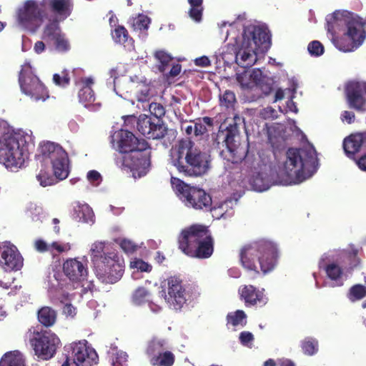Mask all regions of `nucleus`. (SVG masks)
Here are the masks:
<instances>
[{
    "mask_svg": "<svg viewBox=\"0 0 366 366\" xmlns=\"http://www.w3.org/2000/svg\"><path fill=\"white\" fill-rule=\"evenodd\" d=\"M345 96L348 106L358 112L365 110L366 99L364 89L358 82H351L345 87Z\"/></svg>",
    "mask_w": 366,
    "mask_h": 366,
    "instance_id": "22",
    "label": "nucleus"
},
{
    "mask_svg": "<svg viewBox=\"0 0 366 366\" xmlns=\"http://www.w3.org/2000/svg\"><path fill=\"white\" fill-rule=\"evenodd\" d=\"M214 124L213 119L209 117H204L197 119L194 126V134L196 137L202 136L207 133V129L205 125L212 127Z\"/></svg>",
    "mask_w": 366,
    "mask_h": 366,
    "instance_id": "36",
    "label": "nucleus"
},
{
    "mask_svg": "<svg viewBox=\"0 0 366 366\" xmlns=\"http://www.w3.org/2000/svg\"><path fill=\"white\" fill-rule=\"evenodd\" d=\"M19 81L22 92L35 101H45L49 97V92L39 79L29 68L21 70Z\"/></svg>",
    "mask_w": 366,
    "mask_h": 366,
    "instance_id": "15",
    "label": "nucleus"
},
{
    "mask_svg": "<svg viewBox=\"0 0 366 366\" xmlns=\"http://www.w3.org/2000/svg\"><path fill=\"white\" fill-rule=\"evenodd\" d=\"M270 45V36L266 29L249 25L244 29L240 44L234 49L235 62L241 67H250L257 60V51L266 52Z\"/></svg>",
    "mask_w": 366,
    "mask_h": 366,
    "instance_id": "2",
    "label": "nucleus"
},
{
    "mask_svg": "<svg viewBox=\"0 0 366 366\" xmlns=\"http://www.w3.org/2000/svg\"><path fill=\"white\" fill-rule=\"evenodd\" d=\"M56 49L59 51H66L69 49L70 46L67 39L63 34H61L54 41Z\"/></svg>",
    "mask_w": 366,
    "mask_h": 366,
    "instance_id": "46",
    "label": "nucleus"
},
{
    "mask_svg": "<svg viewBox=\"0 0 366 366\" xmlns=\"http://www.w3.org/2000/svg\"><path fill=\"white\" fill-rule=\"evenodd\" d=\"M79 212L82 213V216L80 218H82L84 222H89V221H92L93 212L87 205L79 207Z\"/></svg>",
    "mask_w": 366,
    "mask_h": 366,
    "instance_id": "54",
    "label": "nucleus"
},
{
    "mask_svg": "<svg viewBox=\"0 0 366 366\" xmlns=\"http://www.w3.org/2000/svg\"><path fill=\"white\" fill-rule=\"evenodd\" d=\"M59 342L60 340L55 334L47 332H37L31 340L35 355L44 360H48L54 357Z\"/></svg>",
    "mask_w": 366,
    "mask_h": 366,
    "instance_id": "17",
    "label": "nucleus"
},
{
    "mask_svg": "<svg viewBox=\"0 0 366 366\" xmlns=\"http://www.w3.org/2000/svg\"><path fill=\"white\" fill-rule=\"evenodd\" d=\"M94 269L98 279L105 284L117 282L121 279L124 272V266L119 262L114 253H109V258L104 262L97 261Z\"/></svg>",
    "mask_w": 366,
    "mask_h": 366,
    "instance_id": "16",
    "label": "nucleus"
},
{
    "mask_svg": "<svg viewBox=\"0 0 366 366\" xmlns=\"http://www.w3.org/2000/svg\"><path fill=\"white\" fill-rule=\"evenodd\" d=\"M25 137L19 134H9L0 147V162L6 168L19 169L27 158Z\"/></svg>",
    "mask_w": 366,
    "mask_h": 366,
    "instance_id": "7",
    "label": "nucleus"
},
{
    "mask_svg": "<svg viewBox=\"0 0 366 366\" xmlns=\"http://www.w3.org/2000/svg\"><path fill=\"white\" fill-rule=\"evenodd\" d=\"M149 110L151 114L156 117L155 120H161V118L165 114V109L160 103L152 102L149 104Z\"/></svg>",
    "mask_w": 366,
    "mask_h": 366,
    "instance_id": "43",
    "label": "nucleus"
},
{
    "mask_svg": "<svg viewBox=\"0 0 366 366\" xmlns=\"http://www.w3.org/2000/svg\"><path fill=\"white\" fill-rule=\"evenodd\" d=\"M164 299L170 307L175 310H180L186 304L188 294L182 280L177 276L168 277Z\"/></svg>",
    "mask_w": 366,
    "mask_h": 366,
    "instance_id": "18",
    "label": "nucleus"
},
{
    "mask_svg": "<svg viewBox=\"0 0 366 366\" xmlns=\"http://www.w3.org/2000/svg\"><path fill=\"white\" fill-rule=\"evenodd\" d=\"M34 49L36 54H41L45 49V44L41 41H38L35 43Z\"/></svg>",
    "mask_w": 366,
    "mask_h": 366,
    "instance_id": "62",
    "label": "nucleus"
},
{
    "mask_svg": "<svg viewBox=\"0 0 366 366\" xmlns=\"http://www.w3.org/2000/svg\"><path fill=\"white\" fill-rule=\"evenodd\" d=\"M137 128L143 136L152 139H162L167 132V128L162 120H153L145 114L139 117Z\"/></svg>",
    "mask_w": 366,
    "mask_h": 366,
    "instance_id": "20",
    "label": "nucleus"
},
{
    "mask_svg": "<svg viewBox=\"0 0 366 366\" xmlns=\"http://www.w3.org/2000/svg\"><path fill=\"white\" fill-rule=\"evenodd\" d=\"M285 97L284 91L282 89H278L275 92L274 102L282 100Z\"/></svg>",
    "mask_w": 366,
    "mask_h": 366,
    "instance_id": "64",
    "label": "nucleus"
},
{
    "mask_svg": "<svg viewBox=\"0 0 366 366\" xmlns=\"http://www.w3.org/2000/svg\"><path fill=\"white\" fill-rule=\"evenodd\" d=\"M366 296V287L362 285H355L350 289L349 298L351 301L361 300Z\"/></svg>",
    "mask_w": 366,
    "mask_h": 366,
    "instance_id": "40",
    "label": "nucleus"
},
{
    "mask_svg": "<svg viewBox=\"0 0 366 366\" xmlns=\"http://www.w3.org/2000/svg\"><path fill=\"white\" fill-rule=\"evenodd\" d=\"M150 24V19L147 16L141 15L134 23L135 29L139 30H147Z\"/></svg>",
    "mask_w": 366,
    "mask_h": 366,
    "instance_id": "49",
    "label": "nucleus"
},
{
    "mask_svg": "<svg viewBox=\"0 0 366 366\" xmlns=\"http://www.w3.org/2000/svg\"><path fill=\"white\" fill-rule=\"evenodd\" d=\"M131 264L133 267L137 268L141 272H150L152 269V265L143 261L142 259H137L134 262H132Z\"/></svg>",
    "mask_w": 366,
    "mask_h": 366,
    "instance_id": "52",
    "label": "nucleus"
},
{
    "mask_svg": "<svg viewBox=\"0 0 366 366\" xmlns=\"http://www.w3.org/2000/svg\"><path fill=\"white\" fill-rule=\"evenodd\" d=\"M179 249L187 256L209 258L214 252V239L207 227L193 224L183 229L178 237Z\"/></svg>",
    "mask_w": 366,
    "mask_h": 366,
    "instance_id": "3",
    "label": "nucleus"
},
{
    "mask_svg": "<svg viewBox=\"0 0 366 366\" xmlns=\"http://www.w3.org/2000/svg\"><path fill=\"white\" fill-rule=\"evenodd\" d=\"M154 57L159 62V71L161 73L164 74L167 79H169L170 78H174L180 74L182 71V66L179 63L172 64V68L169 70V71L166 72L167 67L170 65V63L173 60L172 56L168 53L164 51H157L154 54Z\"/></svg>",
    "mask_w": 366,
    "mask_h": 366,
    "instance_id": "24",
    "label": "nucleus"
},
{
    "mask_svg": "<svg viewBox=\"0 0 366 366\" xmlns=\"http://www.w3.org/2000/svg\"><path fill=\"white\" fill-rule=\"evenodd\" d=\"M93 80L91 78H85L81 79V87L80 88L78 97L79 102L83 104L84 107H88L95 101V95L92 84Z\"/></svg>",
    "mask_w": 366,
    "mask_h": 366,
    "instance_id": "27",
    "label": "nucleus"
},
{
    "mask_svg": "<svg viewBox=\"0 0 366 366\" xmlns=\"http://www.w3.org/2000/svg\"><path fill=\"white\" fill-rule=\"evenodd\" d=\"M340 118L342 122H346L347 124H352L355 122V115L352 112L344 111L341 114Z\"/></svg>",
    "mask_w": 366,
    "mask_h": 366,
    "instance_id": "56",
    "label": "nucleus"
},
{
    "mask_svg": "<svg viewBox=\"0 0 366 366\" xmlns=\"http://www.w3.org/2000/svg\"><path fill=\"white\" fill-rule=\"evenodd\" d=\"M112 37L114 41L126 46L134 47V40L129 37V32L124 26L119 25L112 31Z\"/></svg>",
    "mask_w": 366,
    "mask_h": 366,
    "instance_id": "30",
    "label": "nucleus"
},
{
    "mask_svg": "<svg viewBox=\"0 0 366 366\" xmlns=\"http://www.w3.org/2000/svg\"><path fill=\"white\" fill-rule=\"evenodd\" d=\"M242 265L247 269L259 274L255 264L258 259L260 269L264 274L272 271L276 266L278 257L277 248L274 244L260 240L244 245L239 254Z\"/></svg>",
    "mask_w": 366,
    "mask_h": 366,
    "instance_id": "4",
    "label": "nucleus"
},
{
    "mask_svg": "<svg viewBox=\"0 0 366 366\" xmlns=\"http://www.w3.org/2000/svg\"><path fill=\"white\" fill-rule=\"evenodd\" d=\"M0 366H25V360L18 350L7 352L0 359Z\"/></svg>",
    "mask_w": 366,
    "mask_h": 366,
    "instance_id": "29",
    "label": "nucleus"
},
{
    "mask_svg": "<svg viewBox=\"0 0 366 366\" xmlns=\"http://www.w3.org/2000/svg\"><path fill=\"white\" fill-rule=\"evenodd\" d=\"M76 309L71 304H66L63 308V312L64 315L69 317H74L76 313Z\"/></svg>",
    "mask_w": 366,
    "mask_h": 366,
    "instance_id": "58",
    "label": "nucleus"
},
{
    "mask_svg": "<svg viewBox=\"0 0 366 366\" xmlns=\"http://www.w3.org/2000/svg\"><path fill=\"white\" fill-rule=\"evenodd\" d=\"M51 247L56 249L59 253L69 251L71 249V247L69 243L65 244H60L56 242H54L51 244Z\"/></svg>",
    "mask_w": 366,
    "mask_h": 366,
    "instance_id": "57",
    "label": "nucleus"
},
{
    "mask_svg": "<svg viewBox=\"0 0 366 366\" xmlns=\"http://www.w3.org/2000/svg\"><path fill=\"white\" fill-rule=\"evenodd\" d=\"M241 300H244L247 307L255 305H264L266 303V298L263 290H259L255 287L244 285L239 290Z\"/></svg>",
    "mask_w": 366,
    "mask_h": 366,
    "instance_id": "25",
    "label": "nucleus"
},
{
    "mask_svg": "<svg viewBox=\"0 0 366 366\" xmlns=\"http://www.w3.org/2000/svg\"><path fill=\"white\" fill-rule=\"evenodd\" d=\"M357 164L361 170L366 171V154L362 156L357 161Z\"/></svg>",
    "mask_w": 366,
    "mask_h": 366,
    "instance_id": "63",
    "label": "nucleus"
},
{
    "mask_svg": "<svg viewBox=\"0 0 366 366\" xmlns=\"http://www.w3.org/2000/svg\"><path fill=\"white\" fill-rule=\"evenodd\" d=\"M71 348V352L67 356L66 360L74 362L79 366H92L94 363H97V352L88 346L86 341L73 343Z\"/></svg>",
    "mask_w": 366,
    "mask_h": 366,
    "instance_id": "19",
    "label": "nucleus"
},
{
    "mask_svg": "<svg viewBox=\"0 0 366 366\" xmlns=\"http://www.w3.org/2000/svg\"><path fill=\"white\" fill-rule=\"evenodd\" d=\"M267 77L264 76L262 71L259 69H254L249 74L250 82H244V77L239 76L237 77L238 82L243 88L249 89L252 87L251 84L258 86Z\"/></svg>",
    "mask_w": 366,
    "mask_h": 366,
    "instance_id": "32",
    "label": "nucleus"
},
{
    "mask_svg": "<svg viewBox=\"0 0 366 366\" xmlns=\"http://www.w3.org/2000/svg\"><path fill=\"white\" fill-rule=\"evenodd\" d=\"M150 166V146L142 152L138 151L137 154L124 155L121 160L122 169L129 170L134 179L145 176L149 171Z\"/></svg>",
    "mask_w": 366,
    "mask_h": 366,
    "instance_id": "14",
    "label": "nucleus"
},
{
    "mask_svg": "<svg viewBox=\"0 0 366 366\" xmlns=\"http://www.w3.org/2000/svg\"><path fill=\"white\" fill-rule=\"evenodd\" d=\"M300 347L305 355L312 356L319 350V342L315 337H306L301 341Z\"/></svg>",
    "mask_w": 366,
    "mask_h": 366,
    "instance_id": "33",
    "label": "nucleus"
},
{
    "mask_svg": "<svg viewBox=\"0 0 366 366\" xmlns=\"http://www.w3.org/2000/svg\"><path fill=\"white\" fill-rule=\"evenodd\" d=\"M247 315L243 310H237L234 312H230L227 315V324H231L232 326H237L239 325L244 326L247 324Z\"/></svg>",
    "mask_w": 366,
    "mask_h": 366,
    "instance_id": "37",
    "label": "nucleus"
},
{
    "mask_svg": "<svg viewBox=\"0 0 366 366\" xmlns=\"http://www.w3.org/2000/svg\"><path fill=\"white\" fill-rule=\"evenodd\" d=\"M362 145H365V132L351 134L343 142L344 151L350 158L353 157Z\"/></svg>",
    "mask_w": 366,
    "mask_h": 366,
    "instance_id": "26",
    "label": "nucleus"
},
{
    "mask_svg": "<svg viewBox=\"0 0 366 366\" xmlns=\"http://www.w3.org/2000/svg\"><path fill=\"white\" fill-rule=\"evenodd\" d=\"M151 293L144 287H139L137 288L132 294V302L136 305H142L146 302H149V307L152 308V305L157 307L150 302Z\"/></svg>",
    "mask_w": 366,
    "mask_h": 366,
    "instance_id": "31",
    "label": "nucleus"
},
{
    "mask_svg": "<svg viewBox=\"0 0 366 366\" xmlns=\"http://www.w3.org/2000/svg\"><path fill=\"white\" fill-rule=\"evenodd\" d=\"M194 64L199 66L206 67L211 64V61L207 56H202L201 57L197 58L194 60Z\"/></svg>",
    "mask_w": 366,
    "mask_h": 366,
    "instance_id": "59",
    "label": "nucleus"
},
{
    "mask_svg": "<svg viewBox=\"0 0 366 366\" xmlns=\"http://www.w3.org/2000/svg\"><path fill=\"white\" fill-rule=\"evenodd\" d=\"M175 357L170 351L164 350L160 355L153 359H150V363L153 366H172Z\"/></svg>",
    "mask_w": 366,
    "mask_h": 366,
    "instance_id": "34",
    "label": "nucleus"
},
{
    "mask_svg": "<svg viewBox=\"0 0 366 366\" xmlns=\"http://www.w3.org/2000/svg\"><path fill=\"white\" fill-rule=\"evenodd\" d=\"M0 264L5 270L17 271L21 269L24 259L17 247L9 242L0 247Z\"/></svg>",
    "mask_w": 366,
    "mask_h": 366,
    "instance_id": "21",
    "label": "nucleus"
},
{
    "mask_svg": "<svg viewBox=\"0 0 366 366\" xmlns=\"http://www.w3.org/2000/svg\"><path fill=\"white\" fill-rule=\"evenodd\" d=\"M120 247L126 253H133L137 248V245L129 239L122 240L120 242Z\"/></svg>",
    "mask_w": 366,
    "mask_h": 366,
    "instance_id": "50",
    "label": "nucleus"
},
{
    "mask_svg": "<svg viewBox=\"0 0 366 366\" xmlns=\"http://www.w3.org/2000/svg\"><path fill=\"white\" fill-rule=\"evenodd\" d=\"M48 8L54 18L44 27L42 39L47 41H54L61 33L59 22L64 21L72 13L73 0H49Z\"/></svg>",
    "mask_w": 366,
    "mask_h": 366,
    "instance_id": "10",
    "label": "nucleus"
},
{
    "mask_svg": "<svg viewBox=\"0 0 366 366\" xmlns=\"http://www.w3.org/2000/svg\"><path fill=\"white\" fill-rule=\"evenodd\" d=\"M239 128L237 123L230 124L226 129L225 136L219 154L222 159L232 164H238L244 160L247 154L249 144L241 142Z\"/></svg>",
    "mask_w": 366,
    "mask_h": 366,
    "instance_id": "9",
    "label": "nucleus"
},
{
    "mask_svg": "<svg viewBox=\"0 0 366 366\" xmlns=\"http://www.w3.org/2000/svg\"><path fill=\"white\" fill-rule=\"evenodd\" d=\"M171 183L176 194L185 206L194 209L211 210L212 197L204 190L191 187L177 177H172Z\"/></svg>",
    "mask_w": 366,
    "mask_h": 366,
    "instance_id": "8",
    "label": "nucleus"
},
{
    "mask_svg": "<svg viewBox=\"0 0 366 366\" xmlns=\"http://www.w3.org/2000/svg\"><path fill=\"white\" fill-rule=\"evenodd\" d=\"M41 153L44 159L50 160L54 174L59 180H63L68 177V154L59 144L47 142L41 146Z\"/></svg>",
    "mask_w": 366,
    "mask_h": 366,
    "instance_id": "11",
    "label": "nucleus"
},
{
    "mask_svg": "<svg viewBox=\"0 0 366 366\" xmlns=\"http://www.w3.org/2000/svg\"><path fill=\"white\" fill-rule=\"evenodd\" d=\"M348 257L350 261L351 267H356L360 264V259L358 257V249L352 248L349 252Z\"/></svg>",
    "mask_w": 366,
    "mask_h": 366,
    "instance_id": "53",
    "label": "nucleus"
},
{
    "mask_svg": "<svg viewBox=\"0 0 366 366\" xmlns=\"http://www.w3.org/2000/svg\"><path fill=\"white\" fill-rule=\"evenodd\" d=\"M203 10V7H190L189 10V15L191 19L197 22H199L202 18Z\"/></svg>",
    "mask_w": 366,
    "mask_h": 366,
    "instance_id": "51",
    "label": "nucleus"
},
{
    "mask_svg": "<svg viewBox=\"0 0 366 366\" xmlns=\"http://www.w3.org/2000/svg\"><path fill=\"white\" fill-rule=\"evenodd\" d=\"M35 248L40 252H44L49 250V246L46 242L42 239H37L35 242Z\"/></svg>",
    "mask_w": 366,
    "mask_h": 366,
    "instance_id": "60",
    "label": "nucleus"
},
{
    "mask_svg": "<svg viewBox=\"0 0 366 366\" xmlns=\"http://www.w3.org/2000/svg\"><path fill=\"white\" fill-rule=\"evenodd\" d=\"M286 155L284 169L288 177L302 182L310 176L316 160L313 148H289Z\"/></svg>",
    "mask_w": 366,
    "mask_h": 366,
    "instance_id": "6",
    "label": "nucleus"
},
{
    "mask_svg": "<svg viewBox=\"0 0 366 366\" xmlns=\"http://www.w3.org/2000/svg\"><path fill=\"white\" fill-rule=\"evenodd\" d=\"M164 341L157 339H153L151 340L146 350V353L149 356V360L153 357H157L164 350H165Z\"/></svg>",
    "mask_w": 366,
    "mask_h": 366,
    "instance_id": "35",
    "label": "nucleus"
},
{
    "mask_svg": "<svg viewBox=\"0 0 366 366\" xmlns=\"http://www.w3.org/2000/svg\"><path fill=\"white\" fill-rule=\"evenodd\" d=\"M36 179L42 187H46L54 184L53 177L49 176L46 172L43 170H41L36 175Z\"/></svg>",
    "mask_w": 366,
    "mask_h": 366,
    "instance_id": "48",
    "label": "nucleus"
},
{
    "mask_svg": "<svg viewBox=\"0 0 366 366\" xmlns=\"http://www.w3.org/2000/svg\"><path fill=\"white\" fill-rule=\"evenodd\" d=\"M49 0L37 2L34 0H27L22 8L18 11V21L26 28L39 26L45 19L48 18L46 6Z\"/></svg>",
    "mask_w": 366,
    "mask_h": 366,
    "instance_id": "12",
    "label": "nucleus"
},
{
    "mask_svg": "<svg viewBox=\"0 0 366 366\" xmlns=\"http://www.w3.org/2000/svg\"><path fill=\"white\" fill-rule=\"evenodd\" d=\"M172 162L185 176L201 177L210 168L211 156L201 150L190 138H184L175 145Z\"/></svg>",
    "mask_w": 366,
    "mask_h": 366,
    "instance_id": "1",
    "label": "nucleus"
},
{
    "mask_svg": "<svg viewBox=\"0 0 366 366\" xmlns=\"http://www.w3.org/2000/svg\"><path fill=\"white\" fill-rule=\"evenodd\" d=\"M325 270L328 277L332 280H337L342 274V268L337 264L331 263L326 266Z\"/></svg>",
    "mask_w": 366,
    "mask_h": 366,
    "instance_id": "42",
    "label": "nucleus"
},
{
    "mask_svg": "<svg viewBox=\"0 0 366 366\" xmlns=\"http://www.w3.org/2000/svg\"><path fill=\"white\" fill-rule=\"evenodd\" d=\"M307 50L312 56H319L324 53V46L319 41H312L308 44Z\"/></svg>",
    "mask_w": 366,
    "mask_h": 366,
    "instance_id": "45",
    "label": "nucleus"
},
{
    "mask_svg": "<svg viewBox=\"0 0 366 366\" xmlns=\"http://www.w3.org/2000/svg\"><path fill=\"white\" fill-rule=\"evenodd\" d=\"M274 81L272 79L265 77V79L258 85L264 95H269L274 89Z\"/></svg>",
    "mask_w": 366,
    "mask_h": 366,
    "instance_id": "47",
    "label": "nucleus"
},
{
    "mask_svg": "<svg viewBox=\"0 0 366 366\" xmlns=\"http://www.w3.org/2000/svg\"><path fill=\"white\" fill-rule=\"evenodd\" d=\"M86 177L88 180L91 182H97L102 178L100 173L96 170L89 171Z\"/></svg>",
    "mask_w": 366,
    "mask_h": 366,
    "instance_id": "61",
    "label": "nucleus"
},
{
    "mask_svg": "<svg viewBox=\"0 0 366 366\" xmlns=\"http://www.w3.org/2000/svg\"><path fill=\"white\" fill-rule=\"evenodd\" d=\"M53 81L55 84L64 87L69 84L70 77L68 72L66 70H64L61 72V75L59 74H54L53 75Z\"/></svg>",
    "mask_w": 366,
    "mask_h": 366,
    "instance_id": "44",
    "label": "nucleus"
},
{
    "mask_svg": "<svg viewBox=\"0 0 366 366\" xmlns=\"http://www.w3.org/2000/svg\"><path fill=\"white\" fill-rule=\"evenodd\" d=\"M37 318L39 322L43 326L49 327L55 324L57 318V313L53 308L44 306L38 310Z\"/></svg>",
    "mask_w": 366,
    "mask_h": 366,
    "instance_id": "28",
    "label": "nucleus"
},
{
    "mask_svg": "<svg viewBox=\"0 0 366 366\" xmlns=\"http://www.w3.org/2000/svg\"><path fill=\"white\" fill-rule=\"evenodd\" d=\"M110 361L113 366H127L128 355L124 351H117L110 355Z\"/></svg>",
    "mask_w": 366,
    "mask_h": 366,
    "instance_id": "39",
    "label": "nucleus"
},
{
    "mask_svg": "<svg viewBox=\"0 0 366 366\" xmlns=\"http://www.w3.org/2000/svg\"><path fill=\"white\" fill-rule=\"evenodd\" d=\"M63 272L73 282H81L87 276V269L76 258L66 259L63 264Z\"/></svg>",
    "mask_w": 366,
    "mask_h": 366,
    "instance_id": "23",
    "label": "nucleus"
},
{
    "mask_svg": "<svg viewBox=\"0 0 366 366\" xmlns=\"http://www.w3.org/2000/svg\"><path fill=\"white\" fill-rule=\"evenodd\" d=\"M221 106H224L227 108H232L236 103V97L233 92L230 90H226L222 95L219 97Z\"/></svg>",
    "mask_w": 366,
    "mask_h": 366,
    "instance_id": "41",
    "label": "nucleus"
},
{
    "mask_svg": "<svg viewBox=\"0 0 366 366\" xmlns=\"http://www.w3.org/2000/svg\"><path fill=\"white\" fill-rule=\"evenodd\" d=\"M254 340V335L252 332L244 331L239 334V341L243 345H248Z\"/></svg>",
    "mask_w": 366,
    "mask_h": 366,
    "instance_id": "55",
    "label": "nucleus"
},
{
    "mask_svg": "<svg viewBox=\"0 0 366 366\" xmlns=\"http://www.w3.org/2000/svg\"><path fill=\"white\" fill-rule=\"evenodd\" d=\"M113 147L124 155L137 154L149 144L144 139L137 137L132 132L127 129H120L112 136Z\"/></svg>",
    "mask_w": 366,
    "mask_h": 366,
    "instance_id": "13",
    "label": "nucleus"
},
{
    "mask_svg": "<svg viewBox=\"0 0 366 366\" xmlns=\"http://www.w3.org/2000/svg\"><path fill=\"white\" fill-rule=\"evenodd\" d=\"M340 15V13L333 14L334 24H340L339 21L343 22L347 27V31L342 36L338 37L332 31V25H328L327 30L332 34V40L336 48L344 52L352 51L362 44L365 38L363 24L354 17H345L341 19L339 18Z\"/></svg>",
    "mask_w": 366,
    "mask_h": 366,
    "instance_id": "5",
    "label": "nucleus"
},
{
    "mask_svg": "<svg viewBox=\"0 0 366 366\" xmlns=\"http://www.w3.org/2000/svg\"><path fill=\"white\" fill-rule=\"evenodd\" d=\"M104 244L102 242L94 243L92 245L91 249L92 261L94 262V267L96 266V263L97 261H105L107 258H109V254H106L105 253L102 254L104 250Z\"/></svg>",
    "mask_w": 366,
    "mask_h": 366,
    "instance_id": "38",
    "label": "nucleus"
}]
</instances>
